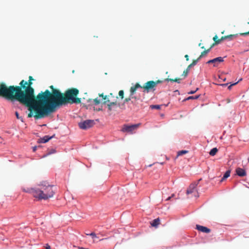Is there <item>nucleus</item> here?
I'll use <instances>...</instances> for the list:
<instances>
[{
  "label": "nucleus",
  "instance_id": "1",
  "mask_svg": "<svg viewBox=\"0 0 249 249\" xmlns=\"http://www.w3.org/2000/svg\"><path fill=\"white\" fill-rule=\"evenodd\" d=\"M32 81L22 80L19 86H7L4 82L0 83V97L12 102L18 101L28 107L30 112L28 118L34 117L36 107L35 89L32 87Z\"/></svg>",
  "mask_w": 249,
  "mask_h": 249
},
{
  "label": "nucleus",
  "instance_id": "2",
  "mask_svg": "<svg viewBox=\"0 0 249 249\" xmlns=\"http://www.w3.org/2000/svg\"><path fill=\"white\" fill-rule=\"evenodd\" d=\"M49 88L51 92L46 89L36 96V107L34 116L36 120L44 118L56 110V105L61 92L53 85Z\"/></svg>",
  "mask_w": 249,
  "mask_h": 249
},
{
  "label": "nucleus",
  "instance_id": "3",
  "mask_svg": "<svg viewBox=\"0 0 249 249\" xmlns=\"http://www.w3.org/2000/svg\"><path fill=\"white\" fill-rule=\"evenodd\" d=\"M78 94L79 90L75 88L68 89L66 91L65 93H61L56 105V108L67 103H80L81 98L77 97Z\"/></svg>",
  "mask_w": 249,
  "mask_h": 249
},
{
  "label": "nucleus",
  "instance_id": "4",
  "mask_svg": "<svg viewBox=\"0 0 249 249\" xmlns=\"http://www.w3.org/2000/svg\"><path fill=\"white\" fill-rule=\"evenodd\" d=\"M54 193L53 186L49 184L47 182L43 181L37 185L35 197L39 200H46L52 197Z\"/></svg>",
  "mask_w": 249,
  "mask_h": 249
},
{
  "label": "nucleus",
  "instance_id": "5",
  "mask_svg": "<svg viewBox=\"0 0 249 249\" xmlns=\"http://www.w3.org/2000/svg\"><path fill=\"white\" fill-rule=\"evenodd\" d=\"M155 87V83L154 81H149L142 86H141L139 83H137L134 86L131 87L130 92H131V95H133L138 88L143 89L144 91L148 92L151 90H154Z\"/></svg>",
  "mask_w": 249,
  "mask_h": 249
},
{
  "label": "nucleus",
  "instance_id": "6",
  "mask_svg": "<svg viewBox=\"0 0 249 249\" xmlns=\"http://www.w3.org/2000/svg\"><path fill=\"white\" fill-rule=\"evenodd\" d=\"M201 180V179H199L197 181L194 182L190 185L186 191L187 195L192 194L194 196L196 197H198L199 196L196 186H197L199 181Z\"/></svg>",
  "mask_w": 249,
  "mask_h": 249
},
{
  "label": "nucleus",
  "instance_id": "7",
  "mask_svg": "<svg viewBox=\"0 0 249 249\" xmlns=\"http://www.w3.org/2000/svg\"><path fill=\"white\" fill-rule=\"evenodd\" d=\"M94 124V121L92 120H87L78 124L79 127L82 129H89L92 127Z\"/></svg>",
  "mask_w": 249,
  "mask_h": 249
},
{
  "label": "nucleus",
  "instance_id": "8",
  "mask_svg": "<svg viewBox=\"0 0 249 249\" xmlns=\"http://www.w3.org/2000/svg\"><path fill=\"white\" fill-rule=\"evenodd\" d=\"M141 125V124H137L132 125H127L124 124L122 128V131L124 132H128L132 133V132L137 129L139 126Z\"/></svg>",
  "mask_w": 249,
  "mask_h": 249
},
{
  "label": "nucleus",
  "instance_id": "9",
  "mask_svg": "<svg viewBox=\"0 0 249 249\" xmlns=\"http://www.w3.org/2000/svg\"><path fill=\"white\" fill-rule=\"evenodd\" d=\"M224 61V58L218 57L207 62V64H213V67H217L219 63Z\"/></svg>",
  "mask_w": 249,
  "mask_h": 249
},
{
  "label": "nucleus",
  "instance_id": "10",
  "mask_svg": "<svg viewBox=\"0 0 249 249\" xmlns=\"http://www.w3.org/2000/svg\"><path fill=\"white\" fill-rule=\"evenodd\" d=\"M108 102L107 107L108 110L109 111H111L112 110V106H115L117 105V103L116 99H114L113 101H111L110 99H108L104 102V104H106V103Z\"/></svg>",
  "mask_w": 249,
  "mask_h": 249
},
{
  "label": "nucleus",
  "instance_id": "11",
  "mask_svg": "<svg viewBox=\"0 0 249 249\" xmlns=\"http://www.w3.org/2000/svg\"><path fill=\"white\" fill-rule=\"evenodd\" d=\"M235 172L236 174L239 177H244L247 175L245 170L240 167L237 168Z\"/></svg>",
  "mask_w": 249,
  "mask_h": 249
},
{
  "label": "nucleus",
  "instance_id": "12",
  "mask_svg": "<svg viewBox=\"0 0 249 249\" xmlns=\"http://www.w3.org/2000/svg\"><path fill=\"white\" fill-rule=\"evenodd\" d=\"M23 192L32 194L35 197V194L36 191V187L35 188H24L22 189Z\"/></svg>",
  "mask_w": 249,
  "mask_h": 249
},
{
  "label": "nucleus",
  "instance_id": "13",
  "mask_svg": "<svg viewBox=\"0 0 249 249\" xmlns=\"http://www.w3.org/2000/svg\"><path fill=\"white\" fill-rule=\"evenodd\" d=\"M196 228L198 231H200L203 232H204V233H209L211 231V230L210 229H209L206 227H204V226L198 225H196Z\"/></svg>",
  "mask_w": 249,
  "mask_h": 249
},
{
  "label": "nucleus",
  "instance_id": "14",
  "mask_svg": "<svg viewBox=\"0 0 249 249\" xmlns=\"http://www.w3.org/2000/svg\"><path fill=\"white\" fill-rule=\"evenodd\" d=\"M54 135L52 137H49L48 136H45L43 138L40 140V142L45 143L48 142L50 139H51L53 137Z\"/></svg>",
  "mask_w": 249,
  "mask_h": 249
},
{
  "label": "nucleus",
  "instance_id": "15",
  "mask_svg": "<svg viewBox=\"0 0 249 249\" xmlns=\"http://www.w3.org/2000/svg\"><path fill=\"white\" fill-rule=\"evenodd\" d=\"M213 41H214V43L211 46H212V47L215 45V44H219L221 41H222V40H221V38L220 39H218V36L215 35L213 37Z\"/></svg>",
  "mask_w": 249,
  "mask_h": 249
},
{
  "label": "nucleus",
  "instance_id": "16",
  "mask_svg": "<svg viewBox=\"0 0 249 249\" xmlns=\"http://www.w3.org/2000/svg\"><path fill=\"white\" fill-rule=\"evenodd\" d=\"M160 223V219L158 218L155 219H154L152 222L151 223V225L153 227H157Z\"/></svg>",
  "mask_w": 249,
  "mask_h": 249
},
{
  "label": "nucleus",
  "instance_id": "17",
  "mask_svg": "<svg viewBox=\"0 0 249 249\" xmlns=\"http://www.w3.org/2000/svg\"><path fill=\"white\" fill-rule=\"evenodd\" d=\"M231 173L230 170L227 171L224 174L223 178H221L220 182L223 181L225 179H226L227 178L230 177Z\"/></svg>",
  "mask_w": 249,
  "mask_h": 249
},
{
  "label": "nucleus",
  "instance_id": "18",
  "mask_svg": "<svg viewBox=\"0 0 249 249\" xmlns=\"http://www.w3.org/2000/svg\"><path fill=\"white\" fill-rule=\"evenodd\" d=\"M212 48V46H211L209 49H208L207 50H205V51L202 52L201 53L200 55L199 56V57L197 59H198V60H199L202 57H203L205 55L207 54L210 52V51L211 50Z\"/></svg>",
  "mask_w": 249,
  "mask_h": 249
},
{
  "label": "nucleus",
  "instance_id": "19",
  "mask_svg": "<svg viewBox=\"0 0 249 249\" xmlns=\"http://www.w3.org/2000/svg\"><path fill=\"white\" fill-rule=\"evenodd\" d=\"M235 36V35H230L223 36L221 37V40H224L226 39H229L230 40H231L233 38V37H234Z\"/></svg>",
  "mask_w": 249,
  "mask_h": 249
},
{
  "label": "nucleus",
  "instance_id": "20",
  "mask_svg": "<svg viewBox=\"0 0 249 249\" xmlns=\"http://www.w3.org/2000/svg\"><path fill=\"white\" fill-rule=\"evenodd\" d=\"M198 60H198V59H196V60H194L193 61V62H192V63H191V64H190V65L187 67V69H188V70H190V68H191L192 67H193V66H195V65H196V63H197V62L198 61Z\"/></svg>",
  "mask_w": 249,
  "mask_h": 249
},
{
  "label": "nucleus",
  "instance_id": "21",
  "mask_svg": "<svg viewBox=\"0 0 249 249\" xmlns=\"http://www.w3.org/2000/svg\"><path fill=\"white\" fill-rule=\"evenodd\" d=\"M217 152H218L217 148L215 147V148H213L212 149H211V150L209 152V154L211 156H213L217 153Z\"/></svg>",
  "mask_w": 249,
  "mask_h": 249
},
{
  "label": "nucleus",
  "instance_id": "22",
  "mask_svg": "<svg viewBox=\"0 0 249 249\" xmlns=\"http://www.w3.org/2000/svg\"><path fill=\"white\" fill-rule=\"evenodd\" d=\"M107 99H110L111 101H113L114 99H116L117 100V99L118 98L117 96L115 97L112 93H110L109 95H107Z\"/></svg>",
  "mask_w": 249,
  "mask_h": 249
},
{
  "label": "nucleus",
  "instance_id": "23",
  "mask_svg": "<svg viewBox=\"0 0 249 249\" xmlns=\"http://www.w3.org/2000/svg\"><path fill=\"white\" fill-rule=\"evenodd\" d=\"M188 152L187 150H181L178 152V156H181L184 154H187Z\"/></svg>",
  "mask_w": 249,
  "mask_h": 249
},
{
  "label": "nucleus",
  "instance_id": "24",
  "mask_svg": "<svg viewBox=\"0 0 249 249\" xmlns=\"http://www.w3.org/2000/svg\"><path fill=\"white\" fill-rule=\"evenodd\" d=\"M160 107H161V106L158 105L150 106V108L152 109H160Z\"/></svg>",
  "mask_w": 249,
  "mask_h": 249
},
{
  "label": "nucleus",
  "instance_id": "25",
  "mask_svg": "<svg viewBox=\"0 0 249 249\" xmlns=\"http://www.w3.org/2000/svg\"><path fill=\"white\" fill-rule=\"evenodd\" d=\"M133 95H131L130 96V97H127V98H126L124 100V103H126V102H129V101L131 100V98H135V99H136V97H133L132 96Z\"/></svg>",
  "mask_w": 249,
  "mask_h": 249
},
{
  "label": "nucleus",
  "instance_id": "26",
  "mask_svg": "<svg viewBox=\"0 0 249 249\" xmlns=\"http://www.w3.org/2000/svg\"><path fill=\"white\" fill-rule=\"evenodd\" d=\"M200 95H196V96H191L188 97L186 100H190V99H197L199 98Z\"/></svg>",
  "mask_w": 249,
  "mask_h": 249
},
{
  "label": "nucleus",
  "instance_id": "27",
  "mask_svg": "<svg viewBox=\"0 0 249 249\" xmlns=\"http://www.w3.org/2000/svg\"><path fill=\"white\" fill-rule=\"evenodd\" d=\"M119 95L120 98L122 99L124 97V92L123 90H121L119 92Z\"/></svg>",
  "mask_w": 249,
  "mask_h": 249
},
{
  "label": "nucleus",
  "instance_id": "28",
  "mask_svg": "<svg viewBox=\"0 0 249 249\" xmlns=\"http://www.w3.org/2000/svg\"><path fill=\"white\" fill-rule=\"evenodd\" d=\"M189 71V70H188V69H186L185 70H184L182 73V76H183L184 77H186L188 74Z\"/></svg>",
  "mask_w": 249,
  "mask_h": 249
},
{
  "label": "nucleus",
  "instance_id": "29",
  "mask_svg": "<svg viewBox=\"0 0 249 249\" xmlns=\"http://www.w3.org/2000/svg\"><path fill=\"white\" fill-rule=\"evenodd\" d=\"M15 114H16V117H17V119H19L22 122H23V118H22V117L19 116V114H18V113L17 111L16 112Z\"/></svg>",
  "mask_w": 249,
  "mask_h": 249
},
{
  "label": "nucleus",
  "instance_id": "30",
  "mask_svg": "<svg viewBox=\"0 0 249 249\" xmlns=\"http://www.w3.org/2000/svg\"><path fill=\"white\" fill-rule=\"evenodd\" d=\"M93 102L96 105H99L100 103V100L97 98L94 99Z\"/></svg>",
  "mask_w": 249,
  "mask_h": 249
},
{
  "label": "nucleus",
  "instance_id": "31",
  "mask_svg": "<svg viewBox=\"0 0 249 249\" xmlns=\"http://www.w3.org/2000/svg\"><path fill=\"white\" fill-rule=\"evenodd\" d=\"M99 96L101 97L104 100H106L107 97V95H104L103 93L99 94Z\"/></svg>",
  "mask_w": 249,
  "mask_h": 249
},
{
  "label": "nucleus",
  "instance_id": "32",
  "mask_svg": "<svg viewBox=\"0 0 249 249\" xmlns=\"http://www.w3.org/2000/svg\"><path fill=\"white\" fill-rule=\"evenodd\" d=\"M165 81H171V82H174V79L172 78H166L164 79Z\"/></svg>",
  "mask_w": 249,
  "mask_h": 249
},
{
  "label": "nucleus",
  "instance_id": "33",
  "mask_svg": "<svg viewBox=\"0 0 249 249\" xmlns=\"http://www.w3.org/2000/svg\"><path fill=\"white\" fill-rule=\"evenodd\" d=\"M162 82H163V81L160 80H157L156 81H154V82L155 83V86H156L158 84L161 83Z\"/></svg>",
  "mask_w": 249,
  "mask_h": 249
},
{
  "label": "nucleus",
  "instance_id": "34",
  "mask_svg": "<svg viewBox=\"0 0 249 249\" xmlns=\"http://www.w3.org/2000/svg\"><path fill=\"white\" fill-rule=\"evenodd\" d=\"M180 80H181L180 78H175L174 79V82H177L178 83H179L180 82Z\"/></svg>",
  "mask_w": 249,
  "mask_h": 249
},
{
  "label": "nucleus",
  "instance_id": "35",
  "mask_svg": "<svg viewBox=\"0 0 249 249\" xmlns=\"http://www.w3.org/2000/svg\"><path fill=\"white\" fill-rule=\"evenodd\" d=\"M198 89V88H196V90H191L188 93L189 94H194L195 93L197 90Z\"/></svg>",
  "mask_w": 249,
  "mask_h": 249
},
{
  "label": "nucleus",
  "instance_id": "36",
  "mask_svg": "<svg viewBox=\"0 0 249 249\" xmlns=\"http://www.w3.org/2000/svg\"><path fill=\"white\" fill-rule=\"evenodd\" d=\"M90 236H91L93 238L96 237V235L95 233L92 232L89 234Z\"/></svg>",
  "mask_w": 249,
  "mask_h": 249
},
{
  "label": "nucleus",
  "instance_id": "37",
  "mask_svg": "<svg viewBox=\"0 0 249 249\" xmlns=\"http://www.w3.org/2000/svg\"><path fill=\"white\" fill-rule=\"evenodd\" d=\"M240 35H241V36H245V35H249V32H246V33H244L240 34Z\"/></svg>",
  "mask_w": 249,
  "mask_h": 249
},
{
  "label": "nucleus",
  "instance_id": "38",
  "mask_svg": "<svg viewBox=\"0 0 249 249\" xmlns=\"http://www.w3.org/2000/svg\"><path fill=\"white\" fill-rule=\"evenodd\" d=\"M237 83V82L235 83H233V84H231V85H230V86L228 87V89H231V87L232 86L236 85Z\"/></svg>",
  "mask_w": 249,
  "mask_h": 249
},
{
  "label": "nucleus",
  "instance_id": "39",
  "mask_svg": "<svg viewBox=\"0 0 249 249\" xmlns=\"http://www.w3.org/2000/svg\"><path fill=\"white\" fill-rule=\"evenodd\" d=\"M34 80V79H33V77H32V76H30L29 77V81H33V80Z\"/></svg>",
  "mask_w": 249,
  "mask_h": 249
},
{
  "label": "nucleus",
  "instance_id": "40",
  "mask_svg": "<svg viewBox=\"0 0 249 249\" xmlns=\"http://www.w3.org/2000/svg\"><path fill=\"white\" fill-rule=\"evenodd\" d=\"M185 57L186 58L187 61L189 60V56L188 54H186L185 55Z\"/></svg>",
  "mask_w": 249,
  "mask_h": 249
},
{
  "label": "nucleus",
  "instance_id": "41",
  "mask_svg": "<svg viewBox=\"0 0 249 249\" xmlns=\"http://www.w3.org/2000/svg\"><path fill=\"white\" fill-rule=\"evenodd\" d=\"M50 246L47 244V246L46 247V249H50Z\"/></svg>",
  "mask_w": 249,
  "mask_h": 249
},
{
  "label": "nucleus",
  "instance_id": "42",
  "mask_svg": "<svg viewBox=\"0 0 249 249\" xmlns=\"http://www.w3.org/2000/svg\"><path fill=\"white\" fill-rule=\"evenodd\" d=\"M36 148H37V147L36 146H35L33 147V151L35 152L36 151Z\"/></svg>",
  "mask_w": 249,
  "mask_h": 249
},
{
  "label": "nucleus",
  "instance_id": "43",
  "mask_svg": "<svg viewBox=\"0 0 249 249\" xmlns=\"http://www.w3.org/2000/svg\"><path fill=\"white\" fill-rule=\"evenodd\" d=\"M78 249H89L85 248H83V247H78Z\"/></svg>",
  "mask_w": 249,
  "mask_h": 249
},
{
  "label": "nucleus",
  "instance_id": "44",
  "mask_svg": "<svg viewBox=\"0 0 249 249\" xmlns=\"http://www.w3.org/2000/svg\"><path fill=\"white\" fill-rule=\"evenodd\" d=\"M228 85V84H221L220 85L221 86H223V87H225L227 85Z\"/></svg>",
  "mask_w": 249,
  "mask_h": 249
},
{
  "label": "nucleus",
  "instance_id": "45",
  "mask_svg": "<svg viewBox=\"0 0 249 249\" xmlns=\"http://www.w3.org/2000/svg\"><path fill=\"white\" fill-rule=\"evenodd\" d=\"M171 196H169V197H168L166 199V200H167H167H170L171 199Z\"/></svg>",
  "mask_w": 249,
  "mask_h": 249
},
{
  "label": "nucleus",
  "instance_id": "46",
  "mask_svg": "<svg viewBox=\"0 0 249 249\" xmlns=\"http://www.w3.org/2000/svg\"><path fill=\"white\" fill-rule=\"evenodd\" d=\"M174 196H175V194H173L170 196H171V198H172V197H173Z\"/></svg>",
  "mask_w": 249,
  "mask_h": 249
},
{
  "label": "nucleus",
  "instance_id": "47",
  "mask_svg": "<svg viewBox=\"0 0 249 249\" xmlns=\"http://www.w3.org/2000/svg\"><path fill=\"white\" fill-rule=\"evenodd\" d=\"M107 238H103V239H101L100 241H102V240H105V239H107Z\"/></svg>",
  "mask_w": 249,
  "mask_h": 249
},
{
  "label": "nucleus",
  "instance_id": "48",
  "mask_svg": "<svg viewBox=\"0 0 249 249\" xmlns=\"http://www.w3.org/2000/svg\"><path fill=\"white\" fill-rule=\"evenodd\" d=\"M201 48H202V49H204V46H203V47H201Z\"/></svg>",
  "mask_w": 249,
  "mask_h": 249
},
{
  "label": "nucleus",
  "instance_id": "49",
  "mask_svg": "<svg viewBox=\"0 0 249 249\" xmlns=\"http://www.w3.org/2000/svg\"><path fill=\"white\" fill-rule=\"evenodd\" d=\"M248 161H249V158L248 159Z\"/></svg>",
  "mask_w": 249,
  "mask_h": 249
}]
</instances>
